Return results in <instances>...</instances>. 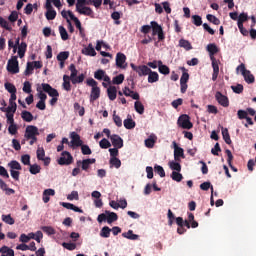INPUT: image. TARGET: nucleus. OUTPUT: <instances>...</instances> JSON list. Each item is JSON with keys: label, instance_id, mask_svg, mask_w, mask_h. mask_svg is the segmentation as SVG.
Instances as JSON below:
<instances>
[{"label": "nucleus", "instance_id": "nucleus-1", "mask_svg": "<svg viewBox=\"0 0 256 256\" xmlns=\"http://www.w3.org/2000/svg\"><path fill=\"white\" fill-rule=\"evenodd\" d=\"M40 135L39 128L35 125H28L24 132L26 141H30L29 145H35L37 143V136Z\"/></svg>", "mask_w": 256, "mask_h": 256}, {"label": "nucleus", "instance_id": "nucleus-2", "mask_svg": "<svg viewBox=\"0 0 256 256\" xmlns=\"http://www.w3.org/2000/svg\"><path fill=\"white\" fill-rule=\"evenodd\" d=\"M86 85L88 87H92L91 93H90V101H97L99 97H101V88H99V83L93 79V78H88L86 80Z\"/></svg>", "mask_w": 256, "mask_h": 256}, {"label": "nucleus", "instance_id": "nucleus-3", "mask_svg": "<svg viewBox=\"0 0 256 256\" xmlns=\"http://www.w3.org/2000/svg\"><path fill=\"white\" fill-rule=\"evenodd\" d=\"M117 219H119V216H117V213L110 212L107 210L105 211V213H102L97 217L98 223H103V221H107L109 225H111V223H115Z\"/></svg>", "mask_w": 256, "mask_h": 256}, {"label": "nucleus", "instance_id": "nucleus-4", "mask_svg": "<svg viewBox=\"0 0 256 256\" xmlns=\"http://www.w3.org/2000/svg\"><path fill=\"white\" fill-rule=\"evenodd\" d=\"M150 25L152 27V35H157L159 41H165V32H163V27H161L157 21H151Z\"/></svg>", "mask_w": 256, "mask_h": 256}, {"label": "nucleus", "instance_id": "nucleus-5", "mask_svg": "<svg viewBox=\"0 0 256 256\" xmlns=\"http://www.w3.org/2000/svg\"><path fill=\"white\" fill-rule=\"evenodd\" d=\"M7 71L12 73V75L19 73V61L17 60V56H12V58L8 60Z\"/></svg>", "mask_w": 256, "mask_h": 256}, {"label": "nucleus", "instance_id": "nucleus-6", "mask_svg": "<svg viewBox=\"0 0 256 256\" xmlns=\"http://www.w3.org/2000/svg\"><path fill=\"white\" fill-rule=\"evenodd\" d=\"M131 69L133 71H136L139 75V77H145L151 73V68H148L147 65H135L134 63L130 64Z\"/></svg>", "mask_w": 256, "mask_h": 256}, {"label": "nucleus", "instance_id": "nucleus-7", "mask_svg": "<svg viewBox=\"0 0 256 256\" xmlns=\"http://www.w3.org/2000/svg\"><path fill=\"white\" fill-rule=\"evenodd\" d=\"M178 125L182 127V129H193V123L189 118V115L183 114L178 118Z\"/></svg>", "mask_w": 256, "mask_h": 256}, {"label": "nucleus", "instance_id": "nucleus-8", "mask_svg": "<svg viewBox=\"0 0 256 256\" xmlns=\"http://www.w3.org/2000/svg\"><path fill=\"white\" fill-rule=\"evenodd\" d=\"M73 163V156L71 153L64 151L61 153V157L58 159V165H71Z\"/></svg>", "mask_w": 256, "mask_h": 256}, {"label": "nucleus", "instance_id": "nucleus-9", "mask_svg": "<svg viewBox=\"0 0 256 256\" xmlns=\"http://www.w3.org/2000/svg\"><path fill=\"white\" fill-rule=\"evenodd\" d=\"M116 67L119 69H127V56L121 52L116 54Z\"/></svg>", "mask_w": 256, "mask_h": 256}, {"label": "nucleus", "instance_id": "nucleus-10", "mask_svg": "<svg viewBox=\"0 0 256 256\" xmlns=\"http://www.w3.org/2000/svg\"><path fill=\"white\" fill-rule=\"evenodd\" d=\"M95 158H88V159H84V160H78L76 162L77 167H81L82 171H89V167H91V165H93V163H95Z\"/></svg>", "mask_w": 256, "mask_h": 256}, {"label": "nucleus", "instance_id": "nucleus-11", "mask_svg": "<svg viewBox=\"0 0 256 256\" xmlns=\"http://www.w3.org/2000/svg\"><path fill=\"white\" fill-rule=\"evenodd\" d=\"M77 13L80 15H85L86 17H90L91 19H95V12L89 6H82L76 9Z\"/></svg>", "mask_w": 256, "mask_h": 256}, {"label": "nucleus", "instance_id": "nucleus-12", "mask_svg": "<svg viewBox=\"0 0 256 256\" xmlns=\"http://www.w3.org/2000/svg\"><path fill=\"white\" fill-rule=\"evenodd\" d=\"M41 87L42 91H44V93H47L49 97H59V91H57V89L55 88H52L49 84L42 83Z\"/></svg>", "mask_w": 256, "mask_h": 256}, {"label": "nucleus", "instance_id": "nucleus-13", "mask_svg": "<svg viewBox=\"0 0 256 256\" xmlns=\"http://www.w3.org/2000/svg\"><path fill=\"white\" fill-rule=\"evenodd\" d=\"M215 99L222 107H229V98L220 91L216 92Z\"/></svg>", "mask_w": 256, "mask_h": 256}, {"label": "nucleus", "instance_id": "nucleus-14", "mask_svg": "<svg viewBox=\"0 0 256 256\" xmlns=\"http://www.w3.org/2000/svg\"><path fill=\"white\" fill-rule=\"evenodd\" d=\"M110 141L116 149H123V138L117 134H112L110 136Z\"/></svg>", "mask_w": 256, "mask_h": 256}, {"label": "nucleus", "instance_id": "nucleus-15", "mask_svg": "<svg viewBox=\"0 0 256 256\" xmlns=\"http://www.w3.org/2000/svg\"><path fill=\"white\" fill-rule=\"evenodd\" d=\"M70 139L73 147H81L83 145V140H81V136L77 132H71Z\"/></svg>", "mask_w": 256, "mask_h": 256}, {"label": "nucleus", "instance_id": "nucleus-16", "mask_svg": "<svg viewBox=\"0 0 256 256\" xmlns=\"http://www.w3.org/2000/svg\"><path fill=\"white\" fill-rule=\"evenodd\" d=\"M212 61V81H217V78L219 77V63H217V60H215V57H211Z\"/></svg>", "mask_w": 256, "mask_h": 256}, {"label": "nucleus", "instance_id": "nucleus-17", "mask_svg": "<svg viewBox=\"0 0 256 256\" xmlns=\"http://www.w3.org/2000/svg\"><path fill=\"white\" fill-rule=\"evenodd\" d=\"M55 195V190L54 189H45L43 191V195H42V199H43V202L44 203H47L48 201H51V198L50 197H54Z\"/></svg>", "mask_w": 256, "mask_h": 256}, {"label": "nucleus", "instance_id": "nucleus-18", "mask_svg": "<svg viewBox=\"0 0 256 256\" xmlns=\"http://www.w3.org/2000/svg\"><path fill=\"white\" fill-rule=\"evenodd\" d=\"M124 95L125 97H132L135 101H139L140 96L139 93L134 92L133 90L129 89V87H124Z\"/></svg>", "mask_w": 256, "mask_h": 256}, {"label": "nucleus", "instance_id": "nucleus-19", "mask_svg": "<svg viewBox=\"0 0 256 256\" xmlns=\"http://www.w3.org/2000/svg\"><path fill=\"white\" fill-rule=\"evenodd\" d=\"M107 95H108V99H110V101H115L117 99V87L110 86L107 89Z\"/></svg>", "mask_w": 256, "mask_h": 256}, {"label": "nucleus", "instance_id": "nucleus-20", "mask_svg": "<svg viewBox=\"0 0 256 256\" xmlns=\"http://www.w3.org/2000/svg\"><path fill=\"white\" fill-rule=\"evenodd\" d=\"M158 71L162 75H169V73H171V69H169L167 65L163 64V61L161 60L158 61Z\"/></svg>", "mask_w": 256, "mask_h": 256}, {"label": "nucleus", "instance_id": "nucleus-21", "mask_svg": "<svg viewBox=\"0 0 256 256\" xmlns=\"http://www.w3.org/2000/svg\"><path fill=\"white\" fill-rule=\"evenodd\" d=\"M182 159H185V150H183V148H176L174 150V160L175 161H181Z\"/></svg>", "mask_w": 256, "mask_h": 256}, {"label": "nucleus", "instance_id": "nucleus-22", "mask_svg": "<svg viewBox=\"0 0 256 256\" xmlns=\"http://www.w3.org/2000/svg\"><path fill=\"white\" fill-rule=\"evenodd\" d=\"M68 16L70 17L71 21H74L79 31H83V27L81 26V21L79 20V18L75 16V14H73L71 10H68Z\"/></svg>", "mask_w": 256, "mask_h": 256}, {"label": "nucleus", "instance_id": "nucleus-23", "mask_svg": "<svg viewBox=\"0 0 256 256\" xmlns=\"http://www.w3.org/2000/svg\"><path fill=\"white\" fill-rule=\"evenodd\" d=\"M122 237L129 239L130 241H137V239H139V235L134 234L133 230H128L127 232L122 233Z\"/></svg>", "mask_w": 256, "mask_h": 256}, {"label": "nucleus", "instance_id": "nucleus-24", "mask_svg": "<svg viewBox=\"0 0 256 256\" xmlns=\"http://www.w3.org/2000/svg\"><path fill=\"white\" fill-rule=\"evenodd\" d=\"M21 118L26 123H31V121H33V119H34L33 114L31 112L27 111V110H23L21 112Z\"/></svg>", "mask_w": 256, "mask_h": 256}, {"label": "nucleus", "instance_id": "nucleus-25", "mask_svg": "<svg viewBox=\"0 0 256 256\" xmlns=\"http://www.w3.org/2000/svg\"><path fill=\"white\" fill-rule=\"evenodd\" d=\"M179 47H182V49H185L186 51H191V49H193L191 42H189V40H185V39L179 40Z\"/></svg>", "mask_w": 256, "mask_h": 256}, {"label": "nucleus", "instance_id": "nucleus-26", "mask_svg": "<svg viewBox=\"0 0 256 256\" xmlns=\"http://www.w3.org/2000/svg\"><path fill=\"white\" fill-rule=\"evenodd\" d=\"M159 81V73L153 72L150 69V72L148 73V83H157Z\"/></svg>", "mask_w": 256, "mask_h": 256}, {"label": "nucleus", "instance_id": "nucleus-27", "mask_svg": "<svg viewBox=\"0 0 256 256\" xmlns=\"http://www.w3.org/2000/svg\"><path fill=\"white\" fill-rule=\"evenodd\" d=\"M26 52H27V43L21 42V44L18 46V55L20 59H23V57H25Z\"/></svg>", "mask_w": 256, "mask_h": 256}, {"label": "nucleus", "instance_id": "nucleus-28", "mask_svg": "<svg viewBox=\"0 0 256 256\" xmlns=\"http://www.w3.org/2000/svg\"><path fill=\"white\" fill-rule=\"evenodd\" d=\"M222 137L227 145H231V135H229V130L227 128H222Z\"/></svg>", "mask_w": 256, "mask_h": 256}, {"label": "nucleus", "instance_id": "nucleus-29", "mask_svg": "<svg viewBox=\"0 0 256 256\" xmlns=\"http://www.w3.org/2000/svg\"><path fill=\"white\" fill-rule=\"evenodd\" d=\"M8 167H10V171H21L22 167L17 160H12L8 163Z\"/></svg>", "mask_w": 256, "mask_h": 256}, {"label": "nucleus", "instance_id": "nucleus-30", "mask_svg": "<svg viewBox=\"0 0 256 256\" xmlns=\"http://www.w3.org/2000/svg\"><path fill=\"white\" fill-rule=\"evenodd\" d=\"M226 155L228 157L227 163H228L229 167L232 169V171L237 173V168H235V166H233V164H231L232 161H233V153H231V150L227 149L226 150Z\"/></svg>", "mask_w": 256, "mask_h": 256}, {"label": "nucleus", "instance_id": "nucleus-31", "mask_svg": "<svg viewBox=\"0 0 256 256\" xmlns=\"http://www.w3.org/2000/svg\"><path fill=\"white\" fill-rule=\"evenodd\" d=\"M207 51L210 54V58H211V57H214L216 53H219V48H217L216 44H208Z\"/></svg>", "mask_w": 256, "mask_h": 256}, {"label": "nucleus", "instance_id": "nucleus-32", "mask_svg": "<svg viewBox=\"0 0 256 256\" xmlns=\"http://www.w3.org/2000/svg\"><path fill=\"white\" fill-rule=\"evenodd\" d=\"M134 109L136 113H139V115H143V113H145V106H143V103H141V101H136L134 103Z\"/></svg>", "mask_w": 256, "mask_h": 256}, {"label": "nucleus", "instance_id": "nucleus-33", "mask_svg": "<svg viewBox=\"0 0 256 256\" xmlns=\"http://www.w3.org/2000/svg\"><path fill=\"white\" fill-rule=\"evenodd\" d=\"M63 89L65 91H71V79L68 75L63 76Z\"/></svg>", "mask_w": 256, "mask_h": 256}, {"label": "nucleus", "instance_id": "nucleus-34", "mask_svg": "<svg viewBox=\"0 0 256 256\" xmlns=\"http://www.w3.org/2000/svg\"><path fill=\"white\" fill-rule=\"evenodd\" d=\"M128 117L130 118H127L124 120V127L125 129H135V121H133V118H131L130 115H128Z\"/></svg>", "mask_w": 256, "mask_h": 256}, {"label": "nucleus", "instance_id": "nucleus-35", "mask_svg": "<svg viewBox=\"0 0 256 256\" xmlns=\"http://www.w3.org/2000/svg\"><path fill=\"white\" fill-rule=\"evenodd\" d=\"M179 162L180 161H171V162H169L170 169H172V171L181 173V164Z\"/></svg>", "mask_w": 256, "mask_h": 256}, {"label": "nucleus", "instance_id": "nucleus-36", "mask_svg": "<svg viewBox=\"0 0 256 256\" xmlns=\"http://www.w3.org/2000/svg\"><path fill=\"white\" fill-rule=\"evenodd\" d=\"M244 77V81H246V83L251 84V83H255V76H253V74H251V71H247L245 74H242Z\"/></svg>", "mask_w": 256, "mask_h": 256}, {"label": "nucleus", "instance_id": "nucleus-37", "mask_svg": "<svg viewBox=\"0 0 256 256\" xmlns=\"http://www.w3.org/2000/svg\"><path fill=\"white\" fill-rule=\"evenodd\" d=\"M100 237H104V239L111 237V228H109V226H104L100 231Z\"/></svg>", "mask_w": 256, "mask_h": 256}, {"label": "nucleus", "instance_id": "nucleus-38", "mask_svg": "<svg viewBox=\"0 0 256 256\" xmlns=\"http://www.w3.org/2000/svg\"><path fill=\"white\" fill-rule=\"evenodd\" d=\"M207 21H209L210 23H213V25H221V20H219V18H217L215 15L213 14H207L206 16Z\"/></svg>", "mask_w": 256, "mask_h": 256}, {"label": "nucleus", "instance_id": "nucleus-39", "mask_svg": "<svg viewBox=\"0 0 256 256\" xmlns=\"http://www.w3.org/2000/svg\"><path fill=\"white\" fill-rule=\"evenodd\" d=\"M58 29H59V33L62 41H67L69 39V33H67V29H65L63 26H59Z\"/></svg>", "mask_w": 256, "mask_h": 256}, {"label": "nucleus", "instance_id": "nucleus-40", "mask_svg": "<svg viewBox=\"0 0 256 256\" xmlns=\"http://www.w3.org/2000/svg\"><path fill=\"white\" fill-rule=\"evenodd\" d=\"M2 221H4V223H6L7 225H15V219H13V217H11V214L2 215Z\"/></svg>", "mask_w": 256, "mask_h": 256}, {"label": "nucleus", "instance_id": "nucleus-41", "mask_svg": "<svg viewBox=\"0 0 256 256\" xmlns=\"http://www.w3.org/2000/svg\"><path fill=\"white\" fill-rule=\"evenodd\" d=\"M0 26L3 29H6V31H13V27H11V25H9V22H7V20H5L3 17L0 16Z\"/></svg>", "mask_w": 256, "mask_h": 256}, {"label": "nucleus", "instance_id": "nucleus-42", "mask_svg": "<svg viewBox=\"0 0 256 256\" xmlns=\"http://www.w3.org/2000/svg\"><path fill=\"white\" fill-rule=\"evenodd\" d=\"M109 164L110 167H115V169H119L121 167V160L119 158H110Z\"/></svg>", "mask_w": 256, "mask_h": 256}, {"label": "nucleus", "instance_id": "nucleus-43", "mask_svg": "<svg viewBox=\"0 0 256 256\" xmlns=\"http://www.w3.org/2000/svg\"><path fill=\"white\" fill-rule=\"evenodd\" d=\"M125 81V75L119 74L112 79L113 85H121Z\"/></svg>", "mask_w": 256, "mask_h": 256}, {"label": "nucleus", "instance_id": "nucleus-44", "mask_svg": "<svg viewBox=\"0 0 256 256\" xmlns=\"http://www.w3.org/2000/svg\"><path fill=\"white\" fill-rule=\"evenodd\" d=\"M45 17L48 21H53L57 17V11L53 10H47L45 13Z\"/></svg>", "mask_w": 256, "mask_h": 256}, {"label": "nucleus", "instance_id": "nucleus-45", "mask_svg": "<svg viewBox=\"0 0 256 256\" xmlns=\"http://www.w3.org/2000/svg\"><path fill=\"white\" fill-rule=\"evenodd\" d=\"M192 23L193 25H196V27H201L203 25V19L199 15H193Z\"/></svg>", "mask_w": 256, "mask_h": 256}, {"label": "nucleus", "instance_id": "nucleus-46", "mask_svg": "<svg viewBox=\"0 0 256 256\" xmlns=\"http://www.w3.org/2000/svg\"><path fill=\"white\" fill-rule=\"evenodd\" d=\"M31 175H37L38 173H41V166L38 164H30V169H29Z\"/></svg>", "mask_w": 256, "mask_h": 256}, {"label": "nucleus", "instance_id": "nucleus-47", "mask_svg": "<svg viewBox=\"0 0 256 256\" xmlns=\"http://www.w3.org/2000/svg\"><path fill=\"white\" fill-rule=\"evenodd\" d=\"M74 111H77L80 117H83V115H85V107L81 106L77 102L74 103Z\"/></svg>", "mask_w": 256, "mask_h": 256}, {"label": "nucleus", "instance_id": "nucleus-48", "mask_svg": "<svg viewBox=\"0 0 256 256\" xmlns=\"http://www.w3.org/2000/svg\"><path fill=\"white\" fill-rule=\"evenodd\" d=\"M180 69L183 71L180 83H187V81H189V73H187V69H185V67H181Z\"/></svg>", "mask_w": 256, "mask_h": 256}, {"label": "nucleus", "instance_id": "nucleus-49", "mask_svg": "<svg viewBox=\"0 0 256 256\" xmlns=\"http://www.w3.org/2000/svg\"><path fill=\"white\" fill-rule=\"evenodd\" d=\"M4 87L8 93H17V87H15L11 82H6Z\"/></svg>", "mask_w": 256, "mask_h": 256}, {"label": "nucleus", "instance_id": "nucleus-50", "mask_svg": "<svg viewBox=\"0 0 256 256\" xmlns=\"http://www.w3.org/2000/svg\"><path fill=\"white\" fill-rule=\"evenodd\" d=\"M171 179L177 183H181V181H183V174L173 171L171 174Z\"/></svg>", "mask_w": 256, "mask_h": 256}, {"label": "nucleus", "instance_id": "nucleus-51", "mask_svg": "<svg viewBox=\"0 0 256 256\" xmlns=\"http://www.w3.org/2000/svg\"><path fill=\"white\" fill-rule=\"evenodd\" d=\"M104 77H105V70L99 69L96 72H94V79H97V81H103Z\"/></svg>", "mask_w": 256, "mask_h": 256}, {"label": "nucleus", "instance_id": "nucleus-52", "mask_svg": "<svg viewBox=\"0 0 256 256\" xmlns=\"http://www.w3.org/2000/svg\"><path fill=\"white\" fill-rule=\"evenodd\" d=\"M116 113H117V111H114L113 121H114L116 127H122L123 126V120Z\"/></svg>", "mask_w": 256, "mask_h": 256}, {"label": "nucleus", "instance_id": "nucleus-53", "mask_svg": "<svg viewBox=\"0 0 256 256\" xmlns=\"http://www.w3.org/2000/svg\"><path fill=\"white\" fill-rule=\"evenodd\" d=\"M83 81H85V74H80L79 76L71 79L73 85H77V83H83Z\"/></svg>", "mask_w": 256, "mask_h": 256}, {"label": "nucleus", "instance_id": "nucleus-54", "mask_svg": "<svg viewBox=\"0 0 256 256\" xmlns=\"http://www.w3.org/2000/svg\"><path fill=\"white\" fill-rule=\"evenodd\" d=\"M15 111H17V103L16 102H9V106L6 109V113H12L15 114Z\"/></svg>", "mask_w": 256, "mask_h": 256}, {"label": "nucleus", "instance_id": "nucleus-55", "mask_svg": "<svg viewBox=\"0 0 256 256\" xmlns=\"http://www.w3.org/2000/svg\"><path fill=\"white\" fill-rule=\"evenodd\" d=\"M85 51L86 55H89V57H95V55H97L95 48H93V44H89Z\"/></svg>", "mask_w": 256, "mask_h": 256}, {"label": "nucleus", "instance_id": "nucleus-56", "mask_svg": "<svg viewBox=\"0 0 256 256\" xmlns=\"http://www.w3.org/2000/svg\"><path fill=\"white\" fill-rule=\"evenodd\" d=\"M111 19L115 21V25H121V22L119 21L121 19V13L114 11L111 14Z\"/></svg>", "mask_w": 256, "mask_h": 256}, {"label": "nucleus", "instance_id": "nucleus-57", "mask_svg": "<svg viewBox=\"0 0 256 256\" xmlns=\"http://www.w3.org/2000/svg\"><path fill=\"white\" fill-rule=\"evenodd\" d=\"M200 189L202 191H209V189H211V193H213V185H211V182H204L200 184Z\"/></svg>", "mask_w": 256, "mask_h": 256}, {"label": "nucleus", "instance_id": "nucleus-58", "mask_svg": "<svg viewBox=\"0 0 256 256\" xmlns=\"http://www.w3.org/2000/svg\"><path fill=\"white\" fill-rule=\"evenodd\" d=\"M67 59H69V52L67 51L60 52L57 55V61H67Z\"/></svg>", "mask_w": 256, "mask_h": 256}, {"label": "nucleus", "instance_id": "nucleus-59", "mask_svg": "<svg viewBox=\"0 0 256 256\" xmlns=\"http://www.w3.org/2000/svg\"><path fill=\"white\" fill-rule=\"evenodd\" d=\"M154 171L159 175L160 177H165V169L162 168L160 165H155L154 166Z\"/></svg>", "mask_w": 256, "mask_h": 256}, {"label": "nucleus", "instance_id": "nucleus-60", "mask_svg": "<svg viewBox=\"0 0 256 256\" xmlns=\"http://www.w3.org/2000/svg\"><path fill=\"white\" fill-rule=\"evenodd\" d=\"M99 146L101 147V149H109V147H111V142H109V140H107L106 138H103L99 142Z\"/></svg>", "mask_w": 256, "mask_h": 256}, {"label": "nucleus", "instance_id": "nucleus-61", "mask_svg": "<svg viewBox=\"0 0 256 256\" xmlns=\"http://www.w3.org/2000/svg\"><path fill=\"white\" fill-rule=\"evenodd\" d=\"M231 89L233 93H236L237 95H241L243 93V85L237 84L236 86H231Z\"/></svg>", "mask_w": 256, "mask_h": 256}, {"label": "nucleus", "instance_id": "nucleus-62", "mask_svg": "<svg viewBox=\"0 0 256 256\" xmlns=\"http://www.w3.org/2000/svg\"><path fill=\"white\" fill-rule=\"evenodd\" d=\"M33 69H35V67L33 66L32 62H27V66H26V70L24 72V74L27 75H33Z\"/></svg>", "mask_w": 256, "mask_h": 256}, {"label": "nucleus", "instance_id": "nucleus-63", "mask_svg": "<svg viewBox=\"0 0 256 256\" xmlns=\"http://www.w3.org/2000/svg\"><path fill=\"white\" fill-rule=\"evenodd\" d=\"M42 231L46 233V235H55L56 231L51 226H44L42 227Z\"/></svg>", "mask_w": 256, "mask_h": 256}, {"label": "nucleus", "instance_id": "nucleus-64", "mask_svg": "<svg viewBox=\"0 0 256 256\" xmlns=\"http://www.w3.org/2000/svg\"><path fill=\"white\" fill-rule=\"evenodd\" d=\"M82 155H91L93 153L89 145L82 144L81 146Z\"/></svg>", "mask_w": 256, "mask_h": 256}]
</instances>
